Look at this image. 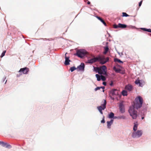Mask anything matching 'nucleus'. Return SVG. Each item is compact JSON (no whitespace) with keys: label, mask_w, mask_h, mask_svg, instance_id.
<instances>
[{"label":"nucleus","mask_w":151,"mask_h":151,"mask_svg":"<svg viewBox=\"0 0 151 151\" xmlns=\"http://www.w3.org/2000/svg\"><path fill=\"white\" fill-rule=\"evenodd\" d=\"M119 91L116 89H113L111 91V94L112 95H117L119 94Z\"/></svg>","instance_id":"obj_11"},{"label":"nucleus","mask_w":151,"mask_h":151,"mask_svg":"<svg viewBox=\"0 0 151 151\" xmlns=\"http://www.w3.org/2000/svg\"><path fill=\"white\" fill-rule=\"evenodd\" d=\"M113 85V83L112 82V81H111V83H110V85L111 86H112Z\"/></svg>","instance_id":"obj_39"},{"label":"nucleus","mask_w":151,"mask_h":151,"mask_svg":"<svg viewBox=\"0 0 151 151\" xmlns=\"http://www.w3.org/2000/svg\"><path fill=\"white\" fill-rule=\"evenodd\" d=\"M86 53L85 50L81 49L77 51L76 55L79 57L82 58L86 54Z\"/></svg>","instance_id":"obj_4"},{"label":"nucleus","mask_w":151,"mask_h":151,"mask_svg":"<svg viewBox=\"0 0 151 151\" xmlns=\"http://www.w3.org/2000/svg\"><path fill=\"white\" fill-rule=\"evenodd\" d=\"M76 68L74 67H73L71 68H70V70H71V71L72 72L74 71L75 70H76Z\"/></svg>","instance_id":"obj_29"},{"label":"nucleus","mask_w":151,"mask_h":151,"mask_svg":"<svg viewBox=\"0 0 151 151\" xmlns=\"http://www.w3.org/2000/svg\"><path fill=\"white\" fill-rule=\"evenodd\" d=\"M6 143L2 141H0V144L2 145L3 147H5Z\"/></svg>","instance_id":"obj_32"},{"label":"nucleus","mask_w":151,"mask_h":151,"mask_svg":"<svg viewBox=\"0 0 151 151\" xmlns=\"http://www.w3.org/2000/svg\"><path fill=\"white\" fill-rule=\"evenodd\" d=\"M5 146L6 148H11L12 147L11 146V145H10L8 144H7L6 143Z\"/></svg>","instance_id":"obj_27"},{"label":"nucleus","mask_w":151,"mask_h":151,"mask_svg":"<svg viewBox=\"0 0 151 151\" xmlns=\"http://www.w3.org/2000/svg\"><path fill=\"white\" fill-rule=\"evenodd\" d=\"M6 52V51L5 50L4 51H3L0 57L1 58L3 57L5 54V53Z\"/></svg>","instance_id":"obj_31"},{"label":"nucleus","mask_w":151,"mask_h":151,"mask_svg":"<svg viewBox=\"0 0 151 151\" xmlns=\"http://www.w3.org/2000/svg\"><path fill=\"white\" fill-rule=\"evenodd\" d=\"M6 81H6V82H5V83H6Z\"/></svg>","instance_id":"obj_42"},{"label":"nucleus","mask_w":151,"mask_h":151,"mask_svg":"<svg viewBox=\"0 0 151 151\" xmlns=\"http://www.w3.org/2000/svg\"><path fill=\"white\" fill-rule=\"evenodd\" d=\"M147 32L151 33V29H147Z\"/></svg>","instance_id":"obj_36"},{"label":"nucleus","mask_w":151,"mask_h":151,"mask_svg":"<svg viewBox=\"0 0 151 151\" xmlns=\"http://www.w3.org/2000/svg\"><path fill=\"white\" fill-rule=\"evenodd\" d=\"M122 94L123 96H126L127 95V92L125 90H123L122 92Z\"/></svg>","instance_id":"obj_25"},{"label":"nucleus","mask_w":151,"mask_h":151,"mask_svg":"<svg viewBox=\"0 0 151 151\" xmlns=\"http://www.w3.org/2000/svg\"><path fill=\"white\" fill-rule=\"evenodd\" d=\"M101 79L103 81H104L106 80V78L104 77V76L102 75L101 76Z\"/></svg>","instance_id":"obj_28"},{"label":"nucleus","mask_w":151,"mask_h":151,"mask_svg":"<svg viewBox=\"0 0 151 151\" xmlns=\"http://www.w3.org/2000/svg\"><path fill=\"white\" fill-rule=\"evenodd\" d=\"M85 65L84 63H81V64L77 67L79 70L83 71L84 70Z\"/></svg>","instance_id":"obj_13"},{"label":"nucleus","mask_w":151,"mask_h":151,"mask_svg":"<svg viewBox=\"0 0 151 151\" xmlns=\"http://www.w3.org/2000/svg\"><path fill=\"white\" fill-rule=\"evenodd\" d=\"M106 100H104L103 103L101 104V106H98L97 108L101 114H103L102 110H104L106 107Z\"/></svg>","instance_id":"obj_6"},{"label":"nucleus","mask_w":151,"mask_h":151,"mask_svg":"<svg viewBox=\"0 0 151 151\" xmlns=\"http://www.w3.org/2000/svg\"><path fill=\"white\" fill-rule=\"evenodd\" d=\"M141 29L143 30V31H147V29H148L145 28H142Z\"/></svg>","instance_id":"obj_34"},{"label":"nucleus","mask_w":151,"mask_h":151,"mask_svg":"<svg viewBox=\"0 0 151 151\" xmlns=\"http://www.w3.org/2000/svg\"><path fill=\"white\" fill-rule=\"evenodd\" d=\"M136 84H139V86L142 87L145 84V82L142 80L140 81L139 79L137 80L135 82Z\"/></svg>","instance_id":"obj_9"},{"label":"nucleus","mask_w":151,"mask_h":151,"mask_svg":"<svg viewBox=\"0 0 151 151\" xmlns=\"http://www.w3.org/2000/svg\"><path fill=\"white\" fill-rule=\"evenodd\" d=\"M135 108L133 106H130L128 110L130 115L133 119H136L137 116V111L134 110Z\"/></svg>","instance_id":"obj_3"},{"label":"nucleus","mask_w":151,"mask_h":151,"mask_svg":"<svg viewBox=\"0 0 151 151\" xmlns=\"http://www.w3.org/2000/svg\"><path fill=\"white\" fill-rule=\"evenodd\" d=\"M103 84L104 86H106V82H103Z\"/></svg>","instance_id":"obj_38"},{"label":"nucleus","mask_w":151,"mask_h":151,"mask_svg":"<svg viewBox=\"0 0 151 151\" xmlns=\"http://www.w3.org/2000/svg\"><path fill=\"white\" fill-rule=\"evenodd\" d=\"M114 116V114L113 112H111L109 115V118L112 119L113 118Z\"/></svg>","instance_id":"obj_20"},{"label":"nucleus","mask_w":151,"mask_h":151,"mask_svg":"<svg viewBox=\"0 0 151 151\" xmlns=\"http://www.w3.org/2000/svg\"><path fill=\"white\" fill-rule=\"evenodd\" d=\"M143 101L142 98L140 96H138L135 99L133 106L138 109L142 107Z\"/></svg>","instance_id":"obj_2"},{"label":"nucleus","mask_w":151,"mask_h":151,"mask_svg":"<svg viewBox=\"0 0 151 151\" xmlns=\"http://www.w3.org/2000/svg\"><path fill=\"white\" fill-rule=\"evenodd\" d=\"M138 126V124H137V122H136V123H134V126L133 127V130L135 132L137 129V126Z\"/></svg>","instance_id":"obj_17"},{"label":"nucleus","mask_w":151,"mask_h":151,"mask_svg":"<svg viewBox=\"0 0 151 151\" xmlns=\"http://www.w3.org/2000/svg\"><path fill=\"white\" fill-rule=\"evenodd\" d=\"M122 16L123 17H128L129 16V15L127 14L125 12H123L122 13Z\"/></svg>","instance_id":"obj_30"},{"label":"nucleus","mask_w":151,"mask_h":151,"mask_svg":"<svg viewBox=\"0 0 151 151\" xmlns=\"http://www.w3.org/2000/svg\"><path fill=\"white\" fill-rule=\"evenodd\" d=\"M142 119H144V117H142Z\"/></svg>","instance_id":"obj_41"},{"label":"nucleus","mask_w":151,"mask_h":151,"mask_svg":"<svg viewBox=\"0 0 151 151\" xmlns=\"http://www.w3.org/2000/svg\"><path fill=\"white\" fill-rule=\"evenodd\" d=\"M101 123H105V120L104 119V117L103 119H102V120L101 121Z\"/></svg>","instance_id":"obj_35"},{"label":"nucleus","mask_w":151,"mask_h":151,"mask_svg":"<svg viewBox=\"0 0 151 151\" xmlns=\"http://www.w3.org/2000/svg\"><path fill=\"white\" fill-rule=\"evenodd\" d=\"M113 69L117 73H120L121 70L120 69H117L115 67L113 68Z\"/></svg>","instance_id":"obj_23"},{"label":"nucleus","mask_w":151,"mask_h":151,"mask_svg":"<svg viewBox=\"0 0 151 151\" xmlns=\"http://www.w3.org/2000/svg\"><path fill=\"white\" fill-rule=\"evenodd\" d=\"M127 27V25L121 23H119L118 25L114 24L113 25V27L115 29H117L119 28H126Z\"/></svg>","instance_id":"obj_8"},{"label":"nucleus","mask_w":151,"mask_h":151,"mask_svg":"<svg viewBox=\"0 0 151 151\" xmlns=\"http://www.w3.org/2000/svg\"><path fill=\"white\" fill-rule=\"evenodd\" d=\"M102 88L103 89H104V88L105 87H97L95 89V91H96L98 90H99L100 89V88ZM104 91V90H103V91Z\"/></svg>","instance_id":"obj_24"},{"label":"nucleus","mask_w":151,"mask_h":151,"mask_svg":"<svg viewBox=\"0 0 151 151\" xmlns=\"http://www.w3.org/2000/svg\"><path fill=\"white\" fill-rule=\"evenodd\" d=\"M119 107L120 111L122 113H124V109L123 104L122 103H120Z\"/></svg>","instance_id":"obj_15"},{"label":"nucleus","mask_w":151,"mask_h":151,"mask_svg":"<svg viewBox=\"0 0 151 151\" xmlns=\"http://www.w3.org/2000/svg\"><path fill=\"white\" fill-rule=\"evenodd\" d=\"M29 71V68H27L25 67L24 68H21L19 71V72H22L23 74H27Z\"/></svg>","instance_id":"obj_10"},{"label":"nucleus","mask_w":151,"mask_h":151,"mask_svg":"<svg viewBox=\"0 0 151 151\" xmlns=\"http://www.w3.org/2000/svg\"><path fill=\"white\" fill-rule=\"evenodd\" d=\"M96 78H97V81H99L101 80V76H100L98 74H96L95 75Z\"/></svg>","instance_id":"obj_22"},{"label":"nucleus","mask_w":151,"mask_h":151,"mask_svg":"<svg viewBox=\"0 0 151 151\" xmlns=\"http://www.w3.org/2000/svg\"><path fill=\"white\" fill-rule=\"evenodd\" d=\"M114 61L115 62H118L119 63H123V62L122 61H121L120 60L118 59L117 58H114Z\"/></svg>","instance_id":"obj_21"},{"label":"nucleus","mask_w":151,"mask_h":151,"mask_svg":"<svg viewBox=\"0 0 151 151\" xmlns=\"http://www.w3.org/2000/svg\"><path fill=\"white\" fill-rule=\"evenodd\" d=\"M87 4H90V1H88L87 2Z\"/></svg>","instance_id":"obj_40"},{"label":"nucleus","mask_w":151,"mask_h":151,"mask_svg":"<svg viewBox=\"0 0 151 151\" xmlns=\"http://www.w3.org/2000/svg\"><path fill=\"white\" fill-rule=\"evenodd\" d=\"M97 18L100 20L105 26H106V24L105 21L100 17L97 16Z\"/></svg>","instance_id":"obj_18"},{"label":"nucleus","mask_w":151,"mask_h":151,"mask_svg":"<svg viewBox=\"0 0 151 151\" xmlns=\"http://www.w3.org/2000/svg\"><path fill=\"white\" fill-rule=\"evenodd\" d=\"M113 122V120L111 119L110 121H107V127L108 128H110V127L111 125L112 124Z\"/></svg>","instance_id":"obj_16"},{"label":"nucleus","mask_w":151,"mask_h":151,"mask_svg":"<svg viewBox=\"0 0 151 151\" xmlns=\"http://www.w3.org/2000/svg\"><path fill=\"white\" fill-rule=\"evenodd\" d=\"M104 54H106L107 53V52L109 50V48L108 46H106L104 47Z\"/></svg>","instance_id":"obj_19"},{"label":"nucleus","mask_w":151,"mask_h":151,"mask_svg":"<svg viewBox=\"0 0 151 151\" xmlns=\"http://www.w3.org/2000/svg\"><path fill=\"white\" fill-rule=\"evenodd\" d=\"M109 57L105 58L104 56H98L95 58L94 56L92 57V58L88 60L87 63H92L96 62L97 61H99L100 63L102 65L104 64L109 60Z\"/></svg>","instance_id":"obj_1"},{"label":"nucleus","mask_w":151,"mask_h":151,"mask_svg":"<svg viewBox=\"0 0 151 151\" xmlns=\"http://www.w3.org/2000/svg\"><path fill=\"white\" fill-rule=\"evenodd\" d=\"M133 88V87L132 85L129 84L126 86L125 87V89L129 91H132Z\"/></svg>","instance_id":"obj_14"},{"label":"nucleus","mask_w":151,"mask_h":151,"mask_svg":"<svg viewBox=\"0 0 151 151\" xmlns=\"http://www.w3.org/2000/svg\"><path fill=\"white\" fill-rule=\"evenodd\" d=\"M67 54V53H66L65 54V65H68L70 64L69 62H70V60H69V57H67L66 56V55Z\"/></svg>","instance_id":"obj_12"},{"label":"nucleus","mask_w":151,"mask_h":151,"mask_svg":"<svg viewBox=\"0 0 151 151\" xmlns=\"http://www.w3.org/2000/svg\"><path fill=\"white\" fill-rule=\"evenodd\" d=\"M142 0L139 3V7H140L141 5H142Z\"/></svg>","instance_id":"obj_33"},{"label":"nucleus","mask_w":151,"mask_h":151,"mask_svg":"<svg viewBox=\"0 0 151 151\" xmlns=\"http://www.w3.org/2000/svg\"><path fill=\"white\" fill-rule=\"evenodd\" d=\"M100 70L98 72V73L100 74L107 75L106 67L105 65H102L100 67Z\"/></svg>","instance_id":"obj_5"},{"label":"nucleus","mask_w":151,"mask_h":151,"mask_svg":"<svg viewBox=\"0 0 151 151\" xmlns=\"http://www.w3.org/2000/svg\"><path fill=\"white\" fill-rule=\"evenodd\" d=\"M142 134V131L141 130H138L137 132H134L132 134L133 138L139 137Z\"/></svg>","instance_id":"obj_7"},{"label":"nucleus","mask_w":151,"mask_h":151,"mask_svg":"<svg viewBox=\"0 0 151 151\" xmlns=\"http://www.w3.org/2000/svg\"><path fill=\"white\" fill-rule=\"evenodd\" d=\"M100 67H94V70L95 71H96V72H98L99 70H100L99 69Z\"/></svg>","instance_id":"obj_26"},{"label":"nucleus","mask_w":151,"mask_h":151,"mask_svg":"<svg viewBox=\"0 0 151 151\" xmlns=\"http://www.w3.org/2000/svg\"><path fill=\"white\" fill-rule=\"evenodd\" d=\"M121 118H122L123 119H125V117L124 116H122L121 117Z\"/></svg>","instance_id":"obj_37"}]
</instances>
